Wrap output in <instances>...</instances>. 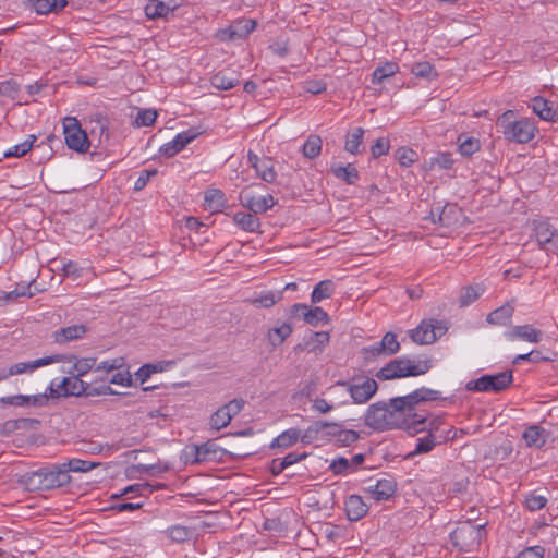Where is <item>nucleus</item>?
I'll use <instances>...</instances> for the list:
<instances>
[{
	"label": "nucleus",
	"mask_w": 558,
	"mask_h": 558,
	"mask_svg": "<svg viewBox=\"0 0 558 558\" xmlns=\"http://www.w3.org/2000/svg\"><path fill=\"white\" fill-rule=\"evenodd\" d=\"M364 420L368 427L376 430L393 428L416 430V427L425 422V416L421 414H413L411 418L404 416L400 409L396 408L391 398L389 402L379 401L371 404Z\"/></svg>",
	"instance_id": "obj_1"
},
{
	"label": "nucleus",
	"mask_w": 558,
	"mask_h": 558,
	"mask_svg": "<svg viewBox=\"0 0 558 558\" xmlns=\"http://www.w3.org/2000/svg\"><path fill=\"white\" fill-rule=\"evenodd\" d=\"M432 367L429 360L397 357L383 366L377 373L379 380H392L404 377H415L426 374Z\"/></svg>",
	"instance_id": "obj_2"
},
{
	"label": "nucleus",
	"mask_w": 558,
	"mask_h": 558,
	"mask_svg": "<svg viewBox=\"0 0 558 558\" xmlns=\"http://www.w3.org/2000/svg\"><path fill=\"white\" fill-rule=\"evenodd\" d=\"M514 116L513 110L505 111L497 120V125L502 129V134L509 142L525 144L535 136L536 126L530 119L523 118L518 121H510Z\"/></svg>",
	"instance_id": "obj_3"
},
{
	"label": "nucleus",
	"mask_w": 558,
	"mask_h": 558,
	"mask_svg": "<svg viewBox=\"0 0 558 558\" xmlns=\"http://www.w3.org/2000/svg\"><path fill=\"white\" fill-rule=\"evenodd\" d=\"M513 380L512 372H501L495 375H483L475 380H470L465 388L469 391L500 392L507 389Z\"/></svg>",
	"instance_id": "obj_4"
},
{
	"label": "nucleus",
	"mask_w": 558,
	"mask_h": 558,
	"mask_svg": "<svg viewBox=\"0 0 558 558\" xmlns=\"http://www.w3.org/2000/svg\"><path fill=\"white\" fill-rule=\"evenodd\" d=\"M63 129L65 143L69 148L80 153H84L88 149V137L85 131L82 130L76 118H65Z\"/></svg>",
	"instance_id": "obj_5"
},
{
	"label": "nucleus",
	"mask_w": 558,
	"mask_h": 558,
	"mask_svg": "<svg viewBox=\"0 0 558 558\" xmlns=\"http://www.w3.org/2000/svg\"><path fill=\"white\" fill-rule=\"evenodd\" d=\"M341 426L333 422L316 421L310 425L301 437L303 444L316 440L335 441Z\"/></svg>",
	"instance_id": "obj_6"
},
{
	"label": "nucleus",
	"mask_w": 558,
	"mask_h": 558,
	"mask_svg": "<svg viewBox=\"0 0 558 558\" xmlns=\"http://www.w3.org/2000/svg\"><path fill=\"white\" fill-rule=\"evenodd\" d=\"M242 398H235L220 407L209 418V425L215 430L227 427L231 420L238 415L244 407Z\"/></svg>",
	"instance_id": "obj_7"
},
{
	"label": "nucleus",
	"mask_w": 558,
	"mask_h": 558,
	"mask_svg": "<svg viewBox=\"0 0 558 558\" xmlns=\"http://www.w3.org/2000/svg\"><path fill=\"white\" fill-rule=\"evenodd\" d=\"M337 385L347 387L353 402L360 404L367 402L378 390V384L373 378H366L361 383L356 379H353V383L338 381Z\"/></svg>",
	"instance_id": "obj_8"
},
{
	"label": "nucleus",
	"mask_w": 558,
	"mask_h": 558,
	"mask_svg": "<svg viewBox=\"0 0 558 558\" xmlns=\"http://www.w3.org/2000/svg\"><path fill=\"white\" fill-rule=\"evenodd\" d=\"M256 21L252 19L236 20L228 27L219 29L216 37L221 41L244 39L256 28Z\"/></svg>",
	"instance_id": "obj_9"
},
{
	"label": "nucleus",
	"mask_w": 558,
	"mask_h": 558,
	"mask_svg": "<svg viewBox=\"0 0 558 558\" xmlns=\"http://www.w3.org/2000/svg\"><path fill=\"white\" fill-rule=\"evenodd\" d=\"M400 350V343L397 340V335L387 332L381 341L376 342L367 348H363L364 359L366 361L374 360L380 355L389 356L396 354Z\"/></svg>",
	"instance_id": "obj_10"
},
{
	"label": "nucleus",
	"mask_w": 558,
	"mask_h": 558,
	"mask_svg": "<svg viewBox=\"0 0 558 558\" xmlns=\"http://www.w3.org/2000/svg\"><path fill=\"white\" fill-rule=\"evenodd\" d=\"M445 331L441 323L436 319L423 320L415 329L410 331V338L418 344H430Z\"/></svg>",
	"instance_id": "obj_11"
},
{
	"label": "nucleus",
	"mask_w": 558,
	"mask_h": 558,
	"mask_svg": "<svg viewBox=\"0 0 558 558\" xmlns=\"http://www.w3.org/2000/svg\"><path fill=\"white\" fill-rule=\"evenodd\" d=\"M175 364L174 361H158L156 363H146L142 365V385H144L153 374L161 373ZM166 390L165 386H142V403H148L150 393L154 390Z\"/></svg>",
	"instance_id": "obj_12"
},
{
	"label": "nucleus",
	"mask_w": 558,
	"mask_h": 558,
	"mask_svg": "<svg viewBox=\"0 0 558 558\" xmlns=\"http://www.w3.org/2000/svg\"><path fill=\"white\" fill-rule=\"evenodd\" d=\"M534 233L541 250L555 252L558 250V231L547 221H534Z\"/></svg>",
	"instance_id": "obj_13"
},
{
	"label": "nucleus",
	"mask_w": 558,
	"mask_h": 558,
	"mask_svg": "<svg viewBox=\"0 0 558 558\" xmlns=\"http://www.w3.org/2000/svg\"><path fill=\"white\" fill-rule=\"evenodd\" d=\"M240 201L244 207H246L255 215L265 213L276 204L271 195L257 197L253 195L248 189H245L241 192Z\"/></svg>",
	"instance_id": "obj_14"
},
{
	"label": "nucleus",
	"mask_w": 558,
	"mask_h": 558,
	"mask_svg": "<svg viewBox=\"0 0 558 558\" xmlns=\"http://www.w3.org/2000/svg\"><path fill=\"white\" fill-rule=\"evenodd\" d=\"M44 478L47 490L64 486L71 482V476L62 464H52L43 468Z\"/></svg>",
	"instance_id": "obj_15"
},
{
	"label": "nucleus",
	"mask_w": 558,
	"mask_h": 558,
	"mask_svg": "<svg viewBox=\"0 0 558 558\" xmlns=\"http://www.w3.org/2000/svg\"><path fill=\"white\" fill-rule=\"evenodd\" d=\"M294 315H302L304 322L311 326H318L320 323H329V316L322 307H308L305 304H294L291 308Z\"/></svg>",
	"instance_id": "obj_16"
},
{
	"label": "nucleus",
	"mask_w": 558,
	"mask_h": 558,
	"mask_svg": "<svg viewBox=\"0 0 558 558\" xmlns=\"http://www.w3.org/2000/svg\"><path fill=\"white\" fill-rule=\"evenodd\" d=\"M61 360H62L61 356L52 355V356L37 359L34 361H29V362H20V363H16V364H13L12 366H10L8 372H4V374L7 375V378H8L10 376L33 372L38 367L46 366V365H49L54 362H59Z\"/></svg>",
	"instance_id": "obj_17"
},
{
	"label": "nucleus",
	"mask_w": 558,
	"mask_h": 558,
	"mask_svg": "<svg viewBox=\"0 0 558 558\" xmlns=\"http://www.w3.org/2000/svg\"><path fill=\"white\" fill-rule=\"evenodd\" d=\"M199 132L192 129L181 132L171 142L165 144L160 148V151H162L167 157H172L196 138Z\"/></svg>",
	"instance_id": "obj_18"
},
{
	"label": "nucleus",
	"mask_w": 558,
	"mask_h": 558,
	"mask_svg": "<svg viewBox=\"0 0 558 558\" xmlns=\"http://www.w3.org/2000/svg\"><path fill=\"white\" fill-rule=\"evenodd\" d=\"M87 332L85 324H75L56 330L52 335L53 341L59 344H64L73 340L82 339Z\"/></svg>",
	"instance_id": "obj_19"
},
{
	"label": "nucleus",
	"mask_w": 558,
	"mask_h": 558,
	"mask_svg": "<svg viewBox=\"0 0 558 558\" xmlns=\"http://www.w3.org/2000/svg\"><path fill=\"white\" fill-rule=\"evenodd\" d=\"M543 332L531 325L514 326L506 332L509 340L521 339L531 343H538L542 340Z\"/></svg>",
	"instance_id": "obj_20"
},
{
	"label": "nucleus",
	"mask_w": 558,
	"mask_h": 558,
	"mask_svg": "<svg viewBox=\"0 0 558 558\" xmlns=\"http://www.w3.org/2000/svg\"><path fill=\"white\" fill-rule=\"evenodd\" d=\"M330 336L327 331H312L304 338L303 343L298 344V349L308 352L320 353L324 347L329 342Z\"/></svg>",
	"instance_id": "obj_21"
},
{
	"label": "nucleus",
	"mask_w": 558,
	"mask_h": 558,
	"mask_svg": "<svg viewBox=\"0 0 558 558\" xmlns=\"http://www.w3.org/2000/svg\"><path fill=\"white\" fill-rule=\"evenodd\" d=\"M396 488V482L389 477L378 480L374 486L368 488V492L375 500L381 501L389 499L395 494Z\"/></svg>",
	"instance_id": "obj_22"
},
{
	"label": "nucleus",
	"mask_w": 558,
	"mask_h": 558,
	"mask_svg": "<svg viewBox=\"0 0 558 558\" xmlns=\"http://www.w3.org/2000/svg\"><path fill=\"white\" fill-rule=\"evenodd\" d=\"M392 402H395L396 408L400 409L401 413L404 416L412 417L413 414H416L413 412L415 407L420 403H422L420 393H417V390H414L413 392L403 396V397H396L392 398Z\"/></svg>",
	"instance_id": "obj_23"
},
{
	"label": "nucleus",
	"mask_w": 558,
	"mask_h": 558,
	"mask_svg": "<svg viewBox=\"0 0 558 558\" xmlns=\"http://www.w3.org/2000/svg\"><path fill=\"white\" fill-rule=\"evenodd\" d=\"M368 511L367 505L363 501L362 497L351 495L345 500V512L350 521H357L362 519Z\"/></svg>",
	"instance_id": "obj_24"
},
{
	"label": "nucleus",
	"mask_w": 558,
	"mask_h": 558,
	"mask_svg": "<svg viewBox=\"0 0 558 558\" xmlns=\"http://www.w3.org/2000/svg\"><path fill=\"white\" fill-rule=\"evenodd\" d=\"M19 483L29 492L47 490L41 469L21 475Z\"/></svg>",
	"instance_id": "obj_25"
},
{
	"label": "nucleus",
	"mask_w": 558,
	"mask_h": 558,
	"mask_svg": "<svg viewBox=\"0 0 558 558\" xmlns=\"http://www.w3.org/2000/svg\"><path fill=\"white\" fill-rule=\"evenodd\" d=\"M531 108L535 114L545 121H556L557 111L545 98L536 96L532 99Z\"/></svg>",
	"instance_id": "obj_26"
},
{
	"label": "nucleus",
	"mask_w": 558,
	"mask_h": 558,
	"mask_svg": "<svg viewBox=\"0 0 558 558\" xmlns=\"http://www.w3.org/2000/svg\"><path fill=\"white\" fill-rule=\"evenodd\" d=\"M199 449L201 462L219 461L225 456L226 451L220 448L215 440H208L202 445H197Z\"/></svg>",
	"instance_id": "obj_27"
},
{
	"label": "nucleus",
	"mask_w": 558,
	"mask_h": 558,
	"mask_svg": "<svg viewBox=\"0 0 558 558\" xmlns=\"http://www.w3.org/2000/svg\"><path fill=\"white\" fill-rule=\"evenodd\" d=\"M177 8L175 4L171 5L160 0H149L145 5L144 11L148 20L166 17L169 12Z\"/></svg>",
	"instance_id": "obj_28"
},
{
	"label": "nucleus",
	"mask_w": 558,
	"mask_h": 558,
	"mask_svg": "<svg viewBox=\"0 0 558 558\" xmlns=\"http://www.w3.org/2000/svg\"><path fill=\"white\" fill-rule=\"evenodd\" d=\"M210 83L217 89L228 90L239 84V77L234 71H220L213 75Z\"/></svg>",
	"instance_id": "obj_29"
},
{
	"label": "nucleus",
	"mask_w": 558,
	"mask_h": 558,
	"mask_svg": "<svg viewBox=\"0 0 558 558\" xmlns=\"http://www.w3.org/2000/svg\"><path fill=\"white\" fill-rule=\"evenodd\" d=\"M74 356L68 359V363L71 364L69 368H63L62 372L68 373L74 377L81 378L87 374L95 365L94 359H80L74 361Z\"/></svg>",
	"instance_id": "obj_30"
},
{
	"label": "nucleus",
	"mask_w": 558,
	"mask_h": 558,
	"mask_svg": "<svg viewBox=\"0 0 558 558\" xmlns=\"http://www.w3.org/2000/svg\"><path fill=\"white\" fill-rule=\"evenodd\" d=\"M513 312H514V306L510 302H507L502 306L490 312L487 315L486 320H487V323H489L492 325H501V326L507 325L510 322V319L513 315Z\"/></svg>",
	"instance_id": "obj_31"
},
{
	"label": "nucleus",
	"mask_w": 558,
	"mask_h": 558,
	"mask_svg": "<svg viewBox=\"0 0 558 558\" xmlns=\"http://www.w3.org/2000/svg\"><path fill=\"white\" fill-rule=\"evenodd\" d=\"M32 7L38 14H48L50 12H57L62 10L66 4L68 0H29Z\"/></svg>",
	"instance_id": "obj_32"
},
{
	"label": "nucleus",
	"mask_w": 558,
	"mask_h": 558,
	"mask_svg": "<svg viewBox=\"0 0 558 558\" xmlns=\"http://www.w3.org/2000/svg\"><path fill=\"white\" fill-rule=\"evenodd\" d=\"M233 221L244 231L254 232L259 226V219L255 216V214L240 211L233 216Z\"/></svg>",
	"instance_id": "obj_33"
},
{
	"label": "nucleus",
	"mask_w": 558,
	"mask_h": 558,
	"mask_svg": "<svg viewBox=\"0 0 558 558\" xmlns=\"http://www.w3.org/2000/svg\"><path fill=\"white\" fill-rule=\"evenodd\" d=\"M282 299V292H274V291H265L262 292L258 296L250 299L252 305L255 307H265L269 308L277 304Z\"/></svg>",
	"instance_id": "obj_34"
},
{
	"label": "nucleus",
	"mask_w": 558,
	"mask_h": 558,
	"mask_svg": "<svg viewBox=\"0 0 558 558\" xmlns=\"http://www.w3.org/2000/svg\"><path fill=\"white\" fill-rule=\"evenodd\" d=\"M544 433L542 427L533 425L525 429L522 437L529 447L541 448L546 442Z\"/></svg>",
	"instance_id": "obj_35"
},
{
	"label": "nucleus",
	"mask_w": 558,
	"mask_h": 558,
	"mask_svg": "<svg viewBox=\"0 0 558 558\" xmlns=\"http://www.w3.org/2000/svg\"><path fill=\"white\" fill-rule=\"evenodd\" d=\"M323 141L320 136L311 134L302 147V154L307 159H315L322 153Z\"/></svg>",
	"instance_id": "obj_36"
},
{
	"label": "nucleus",
	"mask_w": 558,
	"mask_h": 558,
	"mask_svg": "<svg viewBox=\"0 0 558 558\" xmlns=\"http://www.w3.org/2000/svg\"><path fill=\"white\" fill-rule=\"evenodd\" d=\"M437 440L434 434L430 432L423 437L416 439L415 449L412 452H409L405 458L411 459L416 454L427 453L434 449Z\"/></svg>",
	"instance_id": "obj_37"
},
{
	"label": "nucleus",
	"mask_w": 558,
	"mask_h": 558,
	"mask_svg": "<svg viewBox=\"0 0 558 558\" xmlns=\"http://www.w3.org/2000/svg\"><path fill=\"white\" fill-rule=\"evenodd\" d=\"M335 290V284L331 280L319 281L313 289L311 294L312 303H319L325 299L331 296Z\"/></svg>",
	"instance_id": "obj_38"
},
{
	"label": "nucleus",
	"mask_w": 558,
	"mask_h": 558,
	"mask_svg": "<svg viewBox=\"0 0 558 558\" xmlns=\"http://www.w3.org/2000/svg\"><path fill=\"white\" fill-rule=\"evenodd\" d=\"M453 165L452 155L450 153H439L437 156L429 158L423 165L425 170L450 169Z\"/></svg>",
	"instance_id": "obj_39"
},
{
	"label": "nucleus",
	"mask_w": 558,
	"mask_h": 558,
	"mask_svg": "<svg viewBox=\"0 0 558 558\" xmlns=\"http://www.w3.org/2000/svg\"><path fill=\"white\" fill-rule=\"evenodd\" d=\"M363 135L364 130L362 128H356L352 132H349L345 137L344 149L353 155L360 154V147L363 143Z\"/></svg>",
	"instance_id": "obj_40"
},
{
	"label": "nucleus",
	"mask_w": 558,
	"mask_h": 558,
	"mask_svg": "<svg viewBox=\"0 0 558 558\" xmlns=\"http://www.w3.org/2000/svg\"><path fill=\"white\" fill-rule=\"evenodd\" d=\"M158 270L155 252L142 253V278L150 279L157 275Z\"/></svg>",
	"instance_id": "obj_41"
},
{
	"label": "nucleus",
	"mask_w": 558,
	"mask_h": 558,
	"mask_svg": "<svg viewBox=\"0 0 558 558\" xmlns=\"http://www.w3.org/2000/svg\"><path fill=\"white\" fill-rule=\"evenodd\" d=\"M302 436L300 435V430L296 428H290L288 430L282 432L278 437H276L270 447L275 448H288L294 445L299 438Z\"/></svg>",
	"instance_id": "obj_42"
},
{
	"label": "nucleus",
	"mask_w": 558,
	"mask_h": 558,
	"mask_svg": "<svg viewBox=\"0 0 558 558\" xmlns=\"http://www.w3.org/2000/svg\"><path fill=\"white\" fill-rule=\"evenodd\" d=\"M68 381L69 385H66V391L63 392L64 397H80L82 395H90V391L88 390L89 385L83 381L81 378L70 375L68 377Z\"/></svg>",
	"instance_id": "obj_43"
},
{
	"label": "nucleus",
	"mask_w": 558,
	"mask_h": 558,
	"mask_svg": "<svg viewBox=\"0 0 558 558\" xmlns=\"http://www.w3.org/2000/svg\"><path fill=\"white\" fill-rule=\"evenodd\" d=\"M485 289L482 284H473L462 288L459 302L461 306H468L475 302L483 293Z\"/></svg>",
	"instance_id": "obj_44"
},
{
	"label": "nucleus",
	"mask_w": 558,
	"mask_h": 558,
	"mask_svg": "<svg viewBox=\"0 0 558 558\" xmlns=\"http://www.w3.org/2000/svg\"><path fill=\"white\" fill-rule=\"evenodd\" d=\"M257 175L267 183L275 182L277 173L274 169V161L270 158H263L262 162L254 169Z\"/></svg>",
	"instance_id": "obj_45"
},
{
	"label": "nucleus",
	"mask_w": 558,
	"mask_h": 558,
	"mask_svg": "<svg viewBox=\"0 0 558 558\" xmlns=\"http://www.w3.org/2000/svg\"><path fill=\"white\" fill-rule=\"evenodd\" d=\"M331 170L338 179H342L348 184H353L359 179V172L351 163L347 166H333Z\"/></svg>",
	"instance_id": "obj_46"
},
{
	"label": "nucleus",
	"mask_w": 558,
	"mask_h": 558,
	"mask_svg": "<svg viewBox=\"0 0 558 558\" xmlns=\"http://www.w3.org/2000/svg\"><path fill=\"white\" fill-rule=\"evenodd\" d=\"M399 70V66L395 62H387L381 66H378L374 70L372 74V83L379 84L385 78H388L395 75Z\"/></svg>",
	"instance_id": "obj_47"
},
{
	"label": "nucleus",
	"mask_w": 558,
	"mask_h": 558,
	"mask_svg": "<svg viewBox=\"0 0 558 558\" xmlns=\"http://www.w3.org/2000/svg\"><path fill=\"white\" fill-rule=\"evenodd\" d=\"M292 332L291 325L283 323L279 327H275L268 331V338L272 345L281 344Z\"/></svg>",
	"instance_id": "obj_48"
},
{
	"label": "nucleus",
	"mask_w": 558,
	"mask_h": 558,
	"mask_svg": "<svg viewBox=\"0 0 558 558\" xmlns=\"http://www.w3.org/2000/svg\"><path fill=\"white\" fill-rule=\"evenodd\" d=\"M35 283H36V280L33 279L27 284L26 283L16 284V287L13 291L7 293V300L17 299L19 296H28V298L34 296L36 292L40 291L37 288H35L34 290L32 289Z\"/></svg>",
	"instance_id": "obj_49"
},
{
	"label": "nucleus",
	"mask_w": 558,
	"mask_h": 558,
	"mask_svg": "<svg viewBox=\"0 0 558 558\" xmlns=\"http://www.w3.org/2000/svg\"><path fill=\"white\" fill-rule=\"evenodd\" d=\"M35 141H36V136L29 135V137L27 140H25L23 143L14 145L12 148L4 151L3 156L5 158L22 157V156L26 155V153H28L32 149Z\"/></svg>",
	"instance_id": "obj_50"
},
{
	"label": "nucleus",
	"mask_w": 558,
	"mask_h": 558,
	"mask_svg": "<svg viewBox=\"0 0 558 558\" xmlns=\"http://www.w3.org/2000/svg\"><path fill=\"white\" fill-rule=\"evenodd\" d=\"M411 72L416 77L433 80L437 77L435 68L429 62H417L412 65Z\"/></svg>",
	"instance_id": "obj_51"
},
{
	"label": "nucleus",
	"mask_w": 558,
	"mask_h": 558,
	"mask_svg": "<svg viewBox=\"0 0 558 558\" xmlns=\"http://www.w3.org/2000/svg\"><path fill=\"white\" fill-rule=\"evenodd\" d=\"M97 465H99V463L81 459H71L68 462L63 463V466L66 469L68 474L70 472H87L93 470Z\"/></svg>",
	"instance_id": "obj_52"
},
{
	"label": "nucleus",
	"mask_w": 558,
	"mask_h": 558,
	"mask_svg": "<svg viewBox=\"0 0 558 558\" xmlns=\"http://www.w3.org/2000/svg\"><path fill=\"white\" fill-rule=\"evenodd\" d=\"M205 202L209 209L219 210L225 205V196L220 190H209L205 193Z\"/></svg>",
	"instance_id": "obj_53"
},
{
	"label": "nucleus",
	"mask_w": 558,
	"mask_h": 558,
	"mask_svg": "<svg viewBox=\"0 0 558 558\" xmlns=\"http://www.w3.org/2000/svg\"><path fill=\"white\" fill-rule=\"evenodd\" d=\"M459 150L463 156H472L474 153L480 150L481 144L480 141L474 137H465L459 136Z\"/></svg>",
	"instance_id": "obj_54"
},
{
	"label": "nucleus",
	"mask_w": 558,
	"mask_h": 558,
	"mask_svg": "<svg viewBox=\"0 0 558 558\" xmlns=\"http://www.w3.org/2000/svg\"><path fill=\"white\" fill-rule=\"evenodd\" d=\"M168 536L177 543H183L192 537V531L183 525H173L167 531Z\"/></svg>",
	"instance_id": "obj_55"
},
{
	"label": "nucleus",
	"mask_w": 558,
	"mask_h": 558,
	"mask_svg": "<svg viewBox=\"0 0 558 558\" xmlns=\"http://www.w3.org/2000/svg\"><path fill=\"white\" fill-rule=\"evenodd\" d=\"M396 158L403 167H410L417 160V153L412 148L400 147L396 150Z\"/></svg>",
	"instance_id": "obj_56"
},
{
	"label": "nucleus",
	"mask_w": 558,
	"mask_h": 558,
	"mask_svg": "<svg viewBox=\"0 0 558 558\" xmlns=\"http://www.w3.org/2000/svg\"><path fill=\"white\" fill-rule=\"evenodd\" d=\"M359 437L360 436L357 432L352 429H344L341 427L340 430L338 432L335 442L338 446L347 447L355 442L359 439Z\"/></svg>",
	"instance_id": "obj_57"
},
{
	"label": "nucleus",
	"mask_w": 558,
	"mask_h": 558,
	"mask_svg": "<svg viewBox=\"0 0 558 558\" xmlns=\"http://www.w3.org/2000/svg\"><path fill=\"white\" fill-rule=\"evenodd\" d=\"M329 470L335 475H347V474L353 472L349 459H347L344 457H339L338 459H335L330 463Z\"/></svg>",
	"instance_id": "obj_58"
},
{
	"label": "nucleus",
	"mask_w": 558,
	"mask_h": 558,
	"mask_svg": "<svg viewBox=\"0 0 558 558\" xmlns=\"http://www.w3.org/2000/svg\"><path fill=\"white\" fill-rule=\"evenodd\" d=\"M182 459L185 464H199V449L197 445H187L182 451Z\"/></svg>",
	"instance_id": "obj_59"
},
{
	"label": "nucleus",
	"mask_w": 558,
	"mask_h": 558,
	"mask_svg": "<svg viewBox=\"0 0 558 558\" xmlns=\"http://www.w3.org/2000/svg\"><path fill=\"white\" fill-rule=\"evenodd\" d=\"M390 148V142L387 137H379L376 140L374 145L371 147L372 156L374 158H379L384 155H387Z\"/></svg>",
	"instance_id": "obj_60"
},
{
	"label": "nucleus",
	"mask_w": 558,
	"mask_h": 558,
	"mask_svg": "<svg viewBox=\"0 0 558 558\" xmlns=\"http://www.w3.org/2000/svg\"><path fill=\"white\" fill-rule=\"evenodd\" d=\"M547 504L545 496L530 494L525 498V506L531 511H537L544 508Z\"/></svg>",
	"instance_id": "obj_61"
},
{
	"label": "nucleus",
	"mask_w": 558,
	"mask_h": 558,
	"mask_svg": "<svg viewBox=\"0 0 558 558\" xmlns=\"http://www.w3.org/2000/svg\"><path fill=\"white\" fill-rule=\"evenodd\" d=\"M20 90L19 84L13 80L0 83V95L14 99Z\"/></svg>",
	"instance_id": "obj_62"
},
{
	"label": "nucleus",
	"mask_w": 558,
	"mask_h": 558,
	"mask_svg": "<svg viewBox=\"0 0 558 558\" xmlns=\"http://www.w3.org/2000/svg\"><path fill=\"white\" fill-rule=\"evenodd\" d=\"M66 385H69L68 377H64L60 383L51 381L48 387L49 396L52 399L64 397L63 392L66 391Z\"/></svg>",
	"instance_id": "obj_63"
},
{
	"label": "nucleus",
	"mask_w": 558,
	"mask_h": 558,
	"mask_svg": "<svg viewBox=\"0 0 558 558\" xmlns=\"http://www.w3.org/2000/svg\"><path fill=\"white\" fill-rule=\"evenodd\" d=\"M545 549L541 546L527 547L517 555L515 558H544Z\"/></svg>",
	"instance_id": "obj_64"
}]
</instances>
